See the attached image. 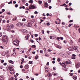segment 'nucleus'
Wrapping results in <instances>:
<instances>
[{"label":"nucleus","mask_w":80,"mask_h":80,"mask_svg":"<svg viewBox=\"0 0 80 80\" xmlns=\"http://www.w3.org/2000/svg\"><path fill=\"white\" fill-rule=\"evenodd\" d=\"M2 42L6 43V42H8V37L6 35L2 37Z\"/></svg>","instance_id":"1"},{"label":"nucleus","mask_w":80,"mask_h":80,"mask_svg":"<svg viewBox=\"0 0 80 80\" xmlns=\"http://www.w3.org/2000/svg\"><path fill=\"white\" fill-rule=\"evenodd\" d=\"M7 70H10V72L11 74H13L14 73V69H12V67L9 66L8 68H7Z\"/></svg>","instance_id":"2"},{"label":"nucleus","mask_w":80,"mask_h":80,"mask_svg":"<svg viewBox=\"0 0 80 80\" xmlns=\"http://www.w3.org/2000/svg\"><path fill=\"white\" fill-rule=\"evenodd\" d=\"M13 43L16 46H18L19 45V41H15L14 40L13 42Z\"/></svg>","instance_id":"3"},{"label":"nucleus","mask_w":80,"mask_h":80,"mask_svg":"<svg viewBox=\"0 0 80 80\" xmlns=\"http://www.w3.org/2000/svg\"><path fill=\"white\" fill-rule=\"evenodd\" d=\"M72 47L74 49L76 52H78V47L76 46H73V45H72Z\"/></svg>","instance_id":"4"},{"label":"nucleus","mask_w":80,"mask_h":80,"mask_svg":"<svg viewBox=\"0 0 80 80\" xmlns=\"http://www.w3.org/2000/svg\"><path fill=\"white\" fill-rule=\"evenodd\" d=\"M29 9H34L35 8V6L33 5H30L29 6Z\"/></svg>","instance_id":"5"},{"label":"nucleus","mask_w":80,"mask_h":80,"mask_svg":"<svg viewBox=\"0 0 80 80\" xmlns=\"http://www.w3.org/2000/svg\"><path fill=\"white\" fill-rule=\"evenodd\" d=\"M44 6L45 7H46V8H48V4L47 2H44Z\"/></svg>","instance_id":"6"},{"label":"nucleus","mask_w":80,"mask_h":80,"mask_svg":"<svg viewBox=\"0 0 80 80\" xmlns=\"http://www.w3.org/2000/svg\"><path fill=\"white\" fill-rule=\"evenodd\" d=\"M62 65L63 66V67H66L67 65L65 64V62H63L62 64Z\"/></svg>","instance_id":"7"},{"label":"nucleus","mask_w":80,"mask_h":80,"mask_svg":"<svg viewBox=\"0 0 80 80\" xmlns=\"http://www.w3.org/2000/svg\"><path fill=\"white\" fill-rule=\"evenodd\" d=\"M80 67V63H78L76 66V68H78Z\"/></svg>","instance_id":"8"},{"label":"nucleus","mask_w":80,"mask_h":80,"mask_svg":"<svg viewBox=\"0 0 80 80\" xmlns=\"http://www.w3.org/2000/svg\"><path fill=\"white\" fill-rule=\"evenodd\" d=\"M27 27H32V23L31 22H28L27 25Z\"/></svg>","instance_id":"9"},{"label":"nucleus","mask_w":80,"mask_h":80,"mask_svg":"<svg viewBox=\"0 0 80 80\" xmlns=\"http://www.w3.org/2000/svg\"><path fill=\"white\" fill-rule=\"evenodd\" d=\"M29 37H30V35H29V34H28L27 36L25 37V38H26V40H28V38H29Z\"/></svg>","instance_id":"10"},{"label":"nucleus","mask_w":80,"mask_h":80,"mask_svg":"<svg viewBox=\"0 0 80 80\" xmlns=\"http://www.w3.org/2000/svg\"><path fill=\"white\" fill-rule=\"evenodd\" d=\"M17 26H18V27H21V26L22 25V23H20V22H18V23H17L16 24Z\"/></svg>","instance_id":"11"},{"label":"nucleus","mask_w":80,"mask_h":80,"mask_svg":"<svg viewBox=\"0 0 80 80\" xmlns=\"http://www.w3.org/2000/svg\"><path fill=\"white\" fill-rule=\"evenodd\" d=\"M28 65H26L25 66V68L26 69H28V68L29 67H28Z\"/></svg>","instance_id":"12"},{"label":"nucleus","mask_w":80,"mask_h":80,"mask_svg":"<svg viewBox=\"0 0 80 80\" xmlns=\"http://www.w3.org/2000/svg\"><path fill=\"white\" fill-rule=\"evenodd\" d=\"M73 79H74V80H77V76H75L73 77Z\"/></svg>","instance_id":"13"},{"label":"nucleus","mask_w":80,"mask_h":80,"mask_svg":"<svg viewBox=\"0 0 80 80\" xmlns=\"http://www.w3.org/2000/svg\"><path fill=\"white\" fill-rule=\"evenodd\" d=\"M38 3L39 5H41L42 3V1H38Z\"/></svg>","instance_id":"14"},{"label":"nucleus","mask_w":80,"mask_h":80,"mask_svg":"<svg viewBox=\"0 0 80 80\" xmlns=\"http://www.w3.org/2000/svg\"><path fill=\"white\" fill-rule=\"evenodd\" d=\"M57 47L58 48H59L60 49H61V48H62V47L60 46H57Z\"/></svg>","instance_id":"15"},{"label":"nucleus","mask_w":80,"mask_h":80,"mask_svg":"<svg viewBox=\"0 0 80 80\" xmlns=\"http://www.w3.org/2000/svg\"><path fill=\"white\" fill-rule=\"evenodd\" d=\"M0 80H3V78L2 76H0Z\"/></svg>","instance_id":"16"},{"label":"nucleus","mask_w":80,"mask_h":80,"mask_svg":"<svg viewBox=\"0 0 80 80\" xmlns=\"http://www.w3.org/2000/svg\"><path fill=\"white\" fill-rule=\"evenodd\" d=\"M29 3H33V0H30L29 1Z\"/></svg>","instance_id":"17"},{"label":"nucleus","mask_w":80,"mask_h":80,"mask_svg":"<svg viewBox=\"0 0 80 80\" xmlns=\"http://www.w3.org/2000/svg\"><path fill=\"white\" fill-rule=\"evenodd\" d=\"M11 28H13L14 27V25H13V24L11 25Z\"/></svg>","instance_id":"18"},{"label":"nucleus","mask_w":80,"mask_h":80,"mask_svg":"<svg viewBox=\"0 0 80 80\" xmlns=\"http://www.w3.org/2000/svg\"><path fill=\"white\" fill-rule=\"evenodd\" d=\"M9 63H12V64H13V61H12V60H10L9 61Z\"/></svg>","instance_id":"19"},{"label":"nucleus","mask_w":80,"mask_h":80,"mask_svg":"<svg viewBox=\"0 0 80 80\" xmlns=\"http://www.w3.org/2000/svg\"><path fill=\"white\" fill-rule=\"evenodd\" d=\"M7 29L8 30H9L10 29V27H7Z\"/></svg>","instance_id":"20"},{"label":"nucleus","mask_w":80,"mask_h":80,"mask_svg":"<svg viewBox=\"0 0 80 80\" xmlns=\"http://www.w3.org/2000/svg\"><path fill=\"white\" fill-rule=\"evenodd\" d=\"M59 39H60V40H63V37H59Z\"/></svg>","instance_id":"21"},{"label":"nucleus","mask_w":80,"mask_h":80,"mask_svg":"<svg viewBox=\"0 0 80 80\" xmlns=\"http://www.w3.org/2000/svg\"><path fill=\"white\" fill-rule=\"evenodd\" d=\"M38 56H36L35 57V59H36V60H37V59H38Z\"/></svg>","instance_id":"22"},{"label":"nucleus","mask_w":80,"mask_h":80,"mask_svg":"<svg viewBox=\"0 0 80 80\" xmlns=\"http://www.w3.org/2000/svg\"><path fill=\"white\" fill-rule=\"evenodd\" d=\"M48 77H50V76H51V74L50 73H48Z\"/></svg>","instance_id":"23"},{"label":"nucleus","mask_w":80,"mask_h":80,"mask_svg":"<svg viewBox=\"0 0 80 80\" xmlns=\"http://www.w3.org/2000/svg\"><path fill=\"white\" fill-rule=\"evenodd\" d=\"M65 63L66 65H68V64L69 63V62L68 61H66L65 62Z\"/></svg>","instance_id":"24"},{"label":"nucleus","mask_w":80,"mask_h":80,"mask_svg":"<svg viewBox=\"0 0 80 80\" xmlns=\"http://www.w3.org/2000/svg\"><path fill=\"white\" fill-rule=\"evenodd\" d=\"M71 58H72V59H75V57L73 56H72L71 57Z\"/></svg>","instance_id":"25"},{"label":"nucleus","mask_w":80,"mask_h":80,"mask_svg":"<svg viewBox=\"0 0 80 80\" xmlns=\"http://www.w3.org/2000/svg\"><path fill=\"white\" fill-rule=\"evenodd\" d=\"M5 53H6L5 52H3L2 53V55L3 56H5Z\"/></svg>","instance_id":"26"},{"label":"nucleus","mask_w":80,"mask_h":80,"mask_svg":"<svg viewBox=\"0 0 80 80\" xmlns=\"http://www.w3.org/2000/svg\"><path fill=\"white\" fill-rule=\"evenodd\" d=\"M56 23L57 24H59L60 23V22H57V21H56Z\"/></svg>","instance_id":"27"},{"label":"nucleus","mask_w":80,"mask_h":80,"mask_svg":"<svg viewBox=\"0 0 80 80\" xmlns=\"http://www.w3.org/2000/svg\"><path fill=\"white\" fill-rule=\"evenodd\" d=\"M47 26H49V25H50V23L48 22L47 24Z\"/></svg>","instance_id":"28"},{"label":"nucleus","mask_w":80,"mask_h":80,"mask_svg":"<svg viewBox=\"0 0 80 80\" xmlns=\"http://www.w3.org/2000/svg\"><path fill=\"white\" fill-rule=\"evenodd\" d=\"M32 48H35L36 46H35V45H33L32 46Z\"/></svg>","instance_id":"29"},{"label":"nucleus","mask_w":80,"mask_h":80,"mask_svg":"<svg viewBox=\"0 0 80 80\" xmlns=\"http://www.w3.org/2000/svg\"><path fill=\"white\" fill-rule=\"evenodd\" d=\"M60 58H58V62H60Z\"/></svg>","instance_id":"30"},{"label":"nucleus","mask_w":80,"mask_h":80,"mask_svg":"<svg viewBox=\"0 0 80 80\" xmlns=\"http://www.w3.org/2000/svg\"><path fill=\"white\" fill-rule=\"evenodd\" d=\"M32 62H33L32 61H30L29 62V63H30V64H32Z\"/></svg>","instance_id":"31"},{"label":"nucleus","mask_w":80,"mask_h":80,"mask_svg":"<svg viewBox=\"0 0 80 80\" xmlns=\"http://www.w3.org/2000/svg\"><path fill=\"white\" fill-rule=\"evenodd\" d=\"M24 32H25V33H27V30H26L25 29L24 30Z\"/></svg>","instance_id":"32"},{"label":"nucleus","mask_w":80,"mask_h":80,"mask_svg":"<svg viewBox=\"0 0 80 80\" xmlns=\"http://www.w3.org/2000/svg\"><path fill=\"white\" fill-rule=\"evenodd\" d=\"M72 57H76V55L74 54H73L72 55Z\"/></svg>","instance_id":"33"},{"label":"nucleus","mask_w":80,"mask_h":80,"mask_svg":"<svg viewBox=\"0 0 80 80\" xmlns=\"http://www.w3.org/2000/svg\"><path fill=\"white\" fill-rule=\"evenodd\" d=\"M18 4H16L15 5V7H16V8H17V7H18Z\"/></svg>","instance_id":"34"},{"label":"nucleus","mask_w":80,"mask_h":80,"mask_svg":"<svg viewBox=\"0 0 80 80\" xmlns=\"http://www.w3.org/2000/svg\"><path fill=\"white\" fill-rule=\"evenodd\" d=\"M2 23H5V20H2Z\"/></svg>","instance_id":"35"},{"label":"nucleus","mask_w":80,"mask_h":80,"mask_svg":"<svg viewBox=\"0 0 80 80\" xmlns=\"http://www.w3.org/2000/svg\"><path fill=\"white\" fill-rule=\"evenodd\" d=\"M30 41L31 42V43H33V42H34L33 40H32V39Z\"/></svg>","instance_id":"36"},{"label":"nucleus","mask_w":80,"mask_h":80,"mask_svg":"<svg viewBox=\"0 0 80 80\" xmlns=\"http://www.w3.org/2000/svg\"><path fill=\"white\" fill-rule=\"evenodd\" d=\"M10 3H12V1H11L8 2V4H10Z\"/></svg>","instance_id":"37"},{"label":"nucleus","mask_w":80,"mask_h":80,"mask_svg":"<svg viewBox=\"0 0 80 80\" xmlns=\"http://www.w3.org/2000/svg\"><path fill=\"white\" fill-rule=\"evenodd\" d=\"M48 52H52V50L51 49H48Z\"/></svg>","instance_id":"38"},{"label":"nucleus","mask_w":80,"mask_h":80,"mask_svg":"<svg viewBox=\"0 0 80 80\" xmlns=\"http://www.w3.org/2000/svg\"><path fill=\"white\" fill-rule=\"evenodd\" d=\"M1 62L2 63H3V62H4V60H1Z\"/></svg>","instance_id":"39"},{"label":"nucleus","mask_w":80,"mask_h":80,"mask_svg":"<svg viewBox=\"0 0 80 80\" xmlns=\"http://www.w3.org/2000/svg\"><path fill=\"white\" fill-rule=\"evenodd\" d=\"M69 74H70V75H71V76H72V75H73V73H72L71 72Z\"/></svg>","instance_id":"40"},{"label":"nucleus","mask_w":80,"mask_h":80,"mask_svg":"<svg viewBox=\"0 0 80 80\" xmlns=\"http://www.w3.org/2000/svg\"><path fill=\"white\" fill-rule=\"evenodd\" d=\"M42 34H44V30H42Z\"/></svg>","instance_id":"41"},{"label":"nucleus","mask_w":80,"mask_h":80,"mask_svg":"<svg viewBox=\"0 0 80 80\" xmlns=\"http://www.w3.org/2000/svg\"><path fill=\"white\" fill-rule=\"evenodd\" d=\"M34 13L35 14H38V12H37V11H35L34 12Z\"/></svg>","instance_id":"42"},{"label":"nucleus","mask_w":80,"mask_h":80,"mask_svg":"<svg viewBox=\"0 0 80 80\" xmlns=\"http://www.w3.org/2000/svg\"><path fill=\"white\" fill-rule=\"evenodd\" d=\"M48 3H51V0H48Z\"/></svg>","instance_id":"43"},{"label":"nucleus","mask_w":80,"mask_h":80,"mask_svg":"<svg viewBox=\"0 0 80 80\" xmlns=\"http://www.w3.org/2000/svg\"><path fill=\"white\" fill-rule=\"evenodd\" d=\"M17 19V17H15L14 18H13V20H16Z\"/></svg>","instance_id":"44"},{"label":"nucleus","mask_w":80,"mask_h":80,"mask_svg":"<svg viewBox=\"0 0 80 80\" xmlns=\"http://www.w3.org/2000/svg\"><path fill=\"white\" fill-rule=\"evenodd\" d=\"M2 36V33L0 32V37H1Z\"/></svg>","instance_id":"45"},{"label":"nucleus","mask_w":80,"mask_h":80,"mask_svg":"<svg viewBox=\"0 0 80 80\" xmlns=\"http://www.w3.org/2000/svg\"><path fill=\"white\" fill-rule=\"evenodd\" d=\"M40 53H43V50H40Z\"/></svg>","instance_id":"46"},{"label":"nucleus","mask_w":80,"mask_h":80,"mask_svg":"<svg viewBox=\"0 0 80 80\" xmlns=\"http://www.w3.org/2000/svg\"><path fill=\"white\" fill-rule=\"evenodd\" d=\"M20 68H23V66L22 65H21L20 67Z\"/></svg>","instance_id":"47"},{"label":"nucleus","mask_w":80,"mask_h":80,"mask_svg":"<svg viewBox=\"0 0 80 80\" xmlns=\"http://www.w3.org/2000/svg\"><path fill=\"white\" fill-rule=\"evenodd\" d=\"M69 6H71V5H72V3L70 2L69 3Z\"/></svg>","instance_id":"48"},{"label":"nucleus","mask_w":80,"mask_h":80,"mask_svg":"<svg viewBox=\"0 0 80 80\" xmlns=\"http://www.w3.org/2000/svg\"><path fill=\"white\" fill-rule=\"evenodd\" d=\"M35 37H38V34H35Z\"/></svg>","instance_id":"49"},{"label":"nucleus","mask_w":80,"mask_h":80,"mask_svg":"<svg viewBox=\"0 0 80 80\" xmlns=\"http://www.w3.org/2000/svg\"><path fill=\"white\" fill-rule=\"evenodd\" d=\"M22 2H23V3H25V0H22Z\"/></svg>","instance_id":"50"},{"label":"nucleus","mask_w":80,"mask_h":80,"mask_svg":"<svg viewBox=\"0 0 80 80\" xmlns=\"http://www.w3.org/2000/svg\"><path fill=\"white\" fill-rule=\"evenodd\" d=\"M31 50H32V48H29V49H28V51L29 52H30Z\"/></svg>","instance_id":"51"},{"label":"nucleus","mask_w":80,"mask_h":80,"mask_svg":"<svg viewBox=\"0 0 80 80\" xmlns=\"http://www.w3.org/2000/svg\"><path fill=\"white\" fill-rule=\"evenodd\" d=\"M9 26V24H7V27H10Z\"/></svg>","instance_id":"52"},{"label":"nucleus","mask_w":80,"mask_h":80,"mask_svg":"<svg viewBox=\"0 0 80 80\" xmlns=\"http://www.w3.org/2000/svg\"><path fill=\"white\" fill-rule=\"evenodd\" d=\"M69 10H73V9L72 8H69Z\"/></svg>","instance_id":"53"},{"label":"nucleus","mask_w":80,"mask_h":80,"mask_svg":"<svg viewBox=\"0 0 80 80\" xmlns=\"http://www.w3.org/2000/svg\"><path fill=\"white\" fill-rule=\"evenodd\" d=\"M52 63H55V62L54 61H52Z\"/></svg>","instance_id":"54"},{"label":"nucleus","mask_w":80,"mask_h":80,"mask_svg":"<svg viewBox=\"0 0 80 80\" xmlns=\"http://www.w3.org/2000/svg\"><path fill=\"white\" fill-rule=\"evenodd\" d=\"M0 48H2V49H3V48L2 46H0Z\"/></svg>","instance_id":"55"},{"label":"nucleus","mask_w":80,"mask_h":80,"mask_svg":"<svg viewBox=\"0 0 80 80\" xmlns=\"http://www.w3.org/2000/svg\"><path fill=\"white\" fill-rule=\"evenodd\" d=\"M52 8V6H50L49 7V9H51Z\"/></svg>","instance_id":"56"},{"label":"nucleus","mask_w":80,"mask_h":80,"mask_svg":"<svg viewBox=\"0 0 80 80\" xmlns=\"http://www.w3.org/2000/svg\"><path fill=\"white\" fill-rule=\"evenodd\" d=\"M38 40L39 41L41 40V38H40V37H39Z\"/></svg>","instance_id":"57"},{"label":"nucleus","mask_w":80,"mask_h":80,"mask_svg":"<svg viewBox=\"0 0 80 80\" xmlns=\"http://www.w3.org/2000/svg\"><path fill=\"white\" fill-rule=\"evenodd\" d=\"M7 63H3V65L5 66H6V65H7Z\"/></svg>","instance_id":"58"},{"label":"nucleus","mask_w":80,"mask_h":80,"mask_svg":"<svg viewBox=\"0 0 80 80\" xmlns=\"http://www.w3.org/2000/svg\"><path fill=\"white\" fill-rule=\"evenodd\" d=\"M59 39H60V38L58 37L57 38V40L58 41Z\"/></svg>","instance_id":"59"},{"label":"nucleus","mask_w":80,"mask_h":80,"mask_svg":"<svg viewBox=\"0 0 80 80\" xmlns=\"http://www.w3.org/2000/svg\"><path fill=\"white\" fill-rule=\"evenodd\" d=\"M13 3H14V4H15V3H16V1H14L13 2Z\"/></svg>","instance_id":"60"},{"label":"nucleus","mask_w":80,"mask_h":80,"mask_svg":"<svg viewBox=\"0 0 80 80\" xmlns=\"http://www.w3.org/2000/svg\"><path fill=\"white\" fill-rule=\"evenodd\" d=\"M73 22V20H70L69 21V22L70 23L71 22Z\"/></svg>","instance_id":"61"},{"label":"nucleus","mask_w":80,"mask_h":80,"mask_svg":"<svg viewBox=\"0 0 80 80\" xmlns=\"http://www.w3.org/2000/svg\"><path fill=\"white\" fill-rule=\"evenodd\" d=\"M53 68V70H56V68H55V67H54Z\"/></svg>","instance_id":"62"},{"label":"nucleus","mask_w":80,"mask_h":80,"mask_svg":"<svg viewBox=\"0 0 80 80\" xmlns=\"http://www.w3.org/2000/svg\"><path fill=\"white\" fill-rule=\"evenodd\" d=\"M64 43H67V41H64V42H63Z\"/></svg>","instance_id":"63"},{"label":"nucleus","mask_w":80,"mask_h":80,"mask_svg":"<svg viewBox=\"0 0 80 80\" xmlns=\"http://www.w3.org/2000/svg\"><path fill=\"white\" fill-rule=\"evenodd\" d=\"M26 19L25 18H23V19H22V21H25Z\"/></svg>","instance_id":"64"}]
</instances>
